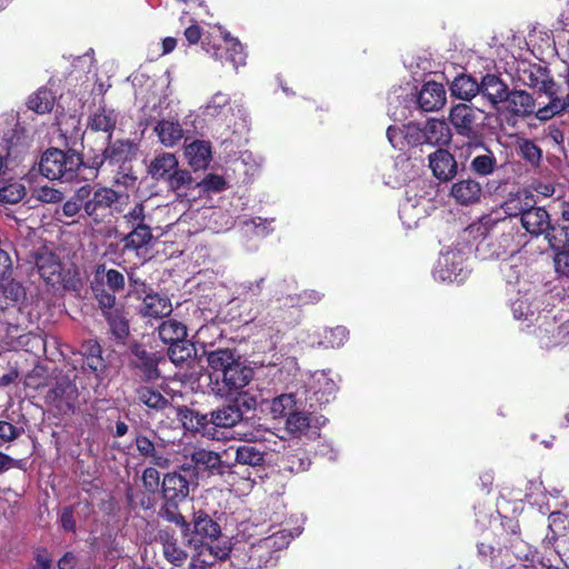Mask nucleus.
Instances as JSON below:
<instances>
[{
	"mask_svg": "<svg viewBox=\"0 0 569 569\" xmlns=\"http://www.w3.org/2000/svg\"><path fill=\"white\" fill-rule=\"evenodd\" d=\"M160 111H161L160 100L154 101L152 104L150 101H148L141 108V123L149 126L156 119V117L160 114Z\"/></svg>",
	"mask_w": 569,
	"mask_h": 569,
	"instance_id": "774afa93",
	"label": "nucleus"
},
{
	"mask_svg": "<svg viewBox=\"0 0 569 569\" xmlns=\"http://www.w3.org/2000/svg\"><path fill=\"white\" fill-rule=\"evenodd\" d=\"M479 88V94L493 107L503 103V101L508 99V92L510 90L509 86L496 73H486L481 78Z\"/></svg>",
	"mask_w": 569,
	"mask_h": 569,
	"instance_id": "393cba45",
	"label": "nucleus"
},
{
	"mask_svg": "<svg viewBox=\"0 0 569 569\" xmlns=\"http://www.w3.org/2000/svg\"><path fill=\"white\" fill-rule=\"evenodd\" d=\"M191 465H182L180 470L188 475L207 472L208 476H223L231 473L233 463L222 460L220 453L198 448L190 455Z\"/></svg>",
	"mask_w": 569,
	"mask_h": 569,
	"instance_id": "9b49d317",
	"label": "nucleus"
},
{
	"mask_svg": "<svg viewBox=\"0 0 569 569\" xmlns=\"http://www.w3.org/2000/svg\"><path fill=\"white\" fill-rule=\"evenodd\" d=\"M136 396L140 403L154 411H163L170 405L160 391L149 386H139L136 389Z\"/></svg>",
	"mask_w": 569,
	"mask_h": 569,
	"instance_id": "a19ab883",
	"label": "nucleus"
},
{
	"mask_svg": "<svg viewBox=\"0 0 569 569\" xmlns=\"http://www.w3.org/2000/svg\"><path fill=\"white\" fill-rule=\"evenodd\" d=\"M481 114V109L466 102L452 104L449 110L448 122L456 136L466 140L463 149L467 158H470L478 147H483L486 124Z\"/></svg>",
	"mask_w": 569,
	"mask_h": 569,
	"instance_id": "20e7f679",
	"label": "nucleus"
},
{
	"mask_svg": "<svg viewBox=\"0 0 569 569\" xmlns=\"http://www.w3.org/2000/svg\"><path fill=\"white\" fill-rule=\"evenodd\" d=\"M204 355L216 381L229 369L241 362V355L236 348H217L211 351H204Z\"/></svg>",
	"mask_w": 569,
	"mask_h": 569,
	"instance_id": "aec40b11",
	"label": "nucleus"
},
{
	"mask_svg": "<svg viewBox=\"0 0 569 569\" xmlns=\"http://www.w3.org/2000/svg\"><path fill=\"white\" fill-rule=\"evenodd\" d=\"M188 522L190 523V531L187 536L192 533V537L189 539L190 545H194V547L207 546L210 552L214 555V558L219 560H224L229 557V548H218V550L213 551V548L210 546L221 536V526L208 511L204 509L193 510L191 521Z\"/></svg>",
	"mask_w": 569,
	"mask_h": 569,
	"instance_id": "6e6552de",
	"label": "nucleus"
},
{
	"mask_svg": "<svg viewBox=\"0 0 569 569\" xmlns=\"http://www.w3.org/2000/svg\"><path fill=\"white\" fill-rule=\"evenodd\" d=\"M151 220L142 201L134 203L121 216L119 228L123 231L119 234V242L123 253H133L142 260L150 257L154 242Z\"/></svg>",
	"mask_w": 569,
	"mask_h": 569,
	"instance_id": "f03ea898",
	"label": "nucleus"
},
{
	"mask_svg": "<svg viewBox=\"0 0 569 569\" xmlns=\"http://www.w3.org/2000/svg\"><path fill=\"white\" fill-rule=\"evenodd\" d=\"M167 355L172 363L182 366L196 356L194 345L186 338L168 347Z\"/></svg>",
	"mask_w": 569,
	"mask_h": 569,
	"instance_id": "a18cd8bd",
	"label": "nucleus"
},
{
	"mask_svg": "<svg viewBox=\"0 0 569 569\" xmlns=\"http://www.w3.org/2000/svg\"><path fill=\"white\" fill-rule=\"evenodd\" d=\"M519 153L521 158L532 167L537 168L540 166L542 160V150L533 140L522 139L519 142Z\"/></svg>",
	"mask_w": 569,
	"mask_h": 569,
	"instance_id": "6e6d98bb",
	"label": "nucleus"
},
{
	"mask_svg": "<svg viewBox=\"0 0 569 569\" xmlns=\"http://www.w3.org/2000/svg\"><path fill=\"white\" fill-rule=\"evenodd\" d=\"M142 485L149 493L161 490L160 472L154 467H148L142 472Z\"/></svg>",
	"mask_w": 569,
	"mask_h": 569,
	"instance_id": "e2e57ef3",
	"label": "nucleus"
},
{
	"mask_svg": "<svg viewBox=\"0 0 569 569\" xmlns=\"http://www.w3.org/2000/svg\"><path fill=\"white\" fill-rule=\"evenodd\" d=\"M178 167V160L173 153L164 152L157 156L149 164L148 172L154 180L166 181L173 169Z\"/></svg>",
	"mask_w": 569,
	"mask_h": 569,
	"instance_id": "ea45409f",
	"label": "nucleus"
},
{
	"mask_svg": "<svg viewBox=\"0 0 569 569\" xmlns=\"http://www.w3.org/2000/svg\"><path fill=\"white\" fill-rule=\"evenodd\" d=\"M204 50L222 66L238 70L246 63L243 46L237 39H224L220 43L210 44L207 39L202 41Z\"/></svg>",
	"mask_w": 569,
	"mask_h": 569,
	"instance_id": "4468645a",
	"label": "nucleus"
},
{
	"mask_svg": "<svg viewBox=\"0 0 569 569\" xmlns=\"http://www.w3.org/2000/svg\"><path fill=\"white\" fill-rule=\"evenodd\" d=\"M22 310L21 307L1 308L0 310V326L4 329L6 336L13 339L29 338L22 335L23 328L21 323Z\"/></svg>",
	"mask_w": 569,
	"mask_h": 569,
	"instance_id": "4c0bfd02",
	"label": "nucleus"
},
{
	"mask_svg": "<svg viewBox=\"0 0 569 569\" xmlns=\"http://www.w3.org/2000/svg\"><path fill=\"white\" fill-rule=\"evenodd\" d=\"M520 223L531 237L542 236L553 250L569 244V228L552 223L549 212L543 207L535 206V202L529 206Z\"/></svg>",
	"mask_w": 569,
	"mask_h": 569,
	"instance_id": "0eeeda50",
	"label": "nucleus"
},
{
	"mask_svg": "<svg viewBox=\"0 0 569 569\" xmlns=\"http://www.w3.org/2000/svg\"><path fill=\"white\" fill-rule=\"evenodd\" d=\"M263 283L264 278L241 283L239 287V296H241L243 300L252 301L262 293Z\"/></svg>",
	"mask_w": 569,
	"mask_h": 569,
	"instance_id": "0e129e2a",
	"label": "nucleus"
},
{
	"mask_svg": "<svg viewBox=\"0 0 569 569\" xmlns=\"http://www.w3.org/2000/svg\"><path fill=\"white\" fill-rule=\"evenodd\" d=\"M500 545L506 552L510 551L517 559H527L529 546L522 540L521 532L515 536L501 537Z\"/></svg>",
	"mask_w": 569,
	"mask_h": 569,
	"instance_id": "864d4df0",
	"label": "nucleus"
},
{
	"mask_svg": "<svg viewBox=\"0 0 569 569\" xmlns=\"http://www.w3.org/2000/svg\"><path fill=\"white\" fill-rule=\"evenodd\" d=\"M229 451L234 452L233 467L236 465L249 466V467H262L266 462V451L260 450L258 447L251 443H243L240 446H230L226 455Z\"/></svg>",
	"mask_w": 569,
	"mask_h": 569,
	"instance_id": "473e14b6",
	"label": "nucleus"
},
{
	"mask_svg": "<svg viewBox=\"0 0 569 569\" xmlns=\"http://www.w3.org/2000/svg\"><path fill=\"white\" fill-rule=\"evenodd\" d=\"M182 471L167 472L161 481L162 505L159 516L168 522L174 523L181 529L183 537L190 531V523L179 511V506L190 493V481Z\"/></svg>",
	"mask_w": 569,
	"mask_h": 569,
	"instance_id": "7ed1b4c3",
	"label": "nucleus"
},
{
	"mask_svg": "<svg viewBox=\"0 0 569 569\" xmlns=\"http://www.w3.org/2000/svg\"><path fill=\"white\" fill-rule=\"evenodd\" d=\"M86 217L96 226L110 223L123 212L128 194L111 187L86 183Z\"/></svg>",
	"mask_w": 569,
	"mask_h": 569,
	"instance_id": "39448f33",
	"label": "nucleus"
},
{
	"mask_svg": "<svg viewBox=\"0 0 569 569\" xmlns=\"http://www.w3.org/2000/svg\"><path fill=\"white\" fill-rule=\"evenodd\" d=\"M184 156L194 170L207 169L212 160L211 143L204 140H193L186 144Z\"/></svg>",
	"mask_w": 569,
	"mask_h": 569,
	"instance_id": "7c9ffc66",
	"label": "nucleus"
},
{
	"mask_svg": "<svg viewBox=\"0 0 569 569\" xmlns=\"http://www.w3.org/2000/svg\"><path fill=\"white\" fill-rule=\"evenodd\" d=\"M515 79L525 87L536 89L539 98L547 100L539 101L540 107L536 111L538 120L548 121L569 108V93L553 80L547 66L527 60L519 61Z\"/></svg>",
	"mask_w": 569,
	"mask_h": 569,
	"instance_id": "f257e3e1",
	"label": "nucleus"
},
{
	"mask_svg": "<svg viewBox=\"0 0 569 569\" xmlns=\"http://www.w3.org/2000/svg\"><path fill=\"white\" fill-rule=\"evenodd\" d=\"M482 194L481 184L473 178L458 180L451 186L450 196L462 206L473 204L480 201Z\"/></svg>",
	"mask_w": 569,
	"mask_h": 569,
	"instance_id": "a878e982",
	"label": "nucleus"
},
{
	"mask_svg": "<svg viewBox=\"0 0 569 569\" xmlns=\"http://www.w3.org/2000/svg\"><path fill=\"white\" fill-rule=\"evenodd\" d=\"M227 402L210 411V419H213L216 433L218 428H232L239 423L246 412L257 407V399L251 393H240L238 397L226 398Z\"/></svg>",
	"mask_w": 569,
	"mask_h": 569,
	"instance_id": "9d476101",
	"label": "nucleus"
},
{
	"mask_svg": "<svg viewBox=\"0 0 569 569\" xmlns=\"http://www.w3.org/2000/svg\"><path fill=\"white\" fill-rule=\"evenodd\" d=\"M279 555H276L262 539L252 543L248 550V569H268L277 565Z\"/></svg>",
	"mask_w": 569,
	"mask_h": 569,
	"instance_id": "c756f323",
	"label": "nucleus"
},
{
	"mask_svg": "<svg viewBox=\"0 0 569 569\" xmlns=\"http://www.w3.org/2000/svg\"><path fill=\"white\" fill-rule=\"evenodd\" d=\"M86 184L79 187L73 194L62 204V214L68 218H74L83 212L86 217Z\"/></svg>",
	"mask_w": 569,
	"mask_h": 569,
	"instance_id": "09e8293b",
	"label": "nucleus"
},
{
	"mask_svg": "<svg viewBox=\"0 0 569 569\" xmlns=\"http://www.w3.org/2000/svg\"><path fill=\"white\" fill-rule=\"evenodd\" d=\"M158 335L161 341L168 346L179 342L188 336L186 325L174 319L162 321L158 327Z\"/></svg>",
	"mask_w": 569,
	"mask_h": 569,
	"instance_id": "37998d69",
	"label": "nucleus"
},
{
	"mask_svg": "<svg viewBox=\"0 0 569 569\" xmlns=\"http://www.w3.org/2000/svg\"><path fill=\"white\" fill-rule=\"evenodd\" d=\"M81 166H83L82 153L73 149L64 151L52 147L42 153L39 161V171L49 180L70 183L87 178L81 174Z\"/></svg>",
	"mask_w": 569,
	"mask_h": 569,
	"instance_id": "423d86ee",
	"label": "nucleus"
},
{
	"mask_svg": "<svg viewBox=\"0 0 569 569\" xmlns=\"http://www.w3.org/2000/svg\"><path fill=\"white\" fill-rule=\"evenodd\" d=\"M196 187H201L204 192H221L227 189V181L222 176L216 173L207 174Z\"/></svg>",
	"mask_w": 569,
	"mask_h": 569,
	"instance_id": "680f3d73",
	"label": "nucleus"
},
{
	"mask_svg": "<svg viewBox=\"0 0 569 569\" xmlns=\"http://www.w3.org/2000/svg\"><path fill=\"white\" fill-rule=\"evenodd\" d=\"M177 418L183 428L192 433H200L202 437L210 439L217 438L214 425L209 413H202L197 409L188 406L177 408Z\"/></svg>",
	"mask_w": 569,
	"mask_h": 569,
	"instance_id": "dca6fc26",
	"label": "nucleus"
},
{
	"mask_svg": "<svg viewBox=\"0 0 569 569\" xmlns=\"http://www.w3.org/2000/svg\"><path fill=\"white\" fill-rule=\"evenodd\" d=\"M91 290L98 305L110 307L116 302V295L126 288L124 273L118 269L98 263L92 272Z\"/></svg>",
	"mask_w": 569,
	"mask_h": 569,
	"instance_id": "1a4fd4ad",
	"label": "nucleus"
},
{
	"mask_svg": "<svg viewBox=\"0 0 569 569\" xmlns=\"http://www.w3.org/2000/svg\"><path fill=\"white\" fill-rule=\"evenodd\" d=\"M446 101L445 87L436 81L426 82L417 96L418 106L425 112H435L442 109Z\"/></svg>",
	"mask_w": 569,
	"mask_h": 569,
	"instance_id": "b1692460",
	"label": "nucleus"
},
{
	"mask_svg": "<svg viewBox=\"0 0 569 569\" xmlns=\"http://www.w3.org/2000/svg\"><path fill=\"white\" fill-rule=\"evenodd\" d=\"M102 316L107 320L111 333L119 340H123L129 336V321L122 306H117V301L110 307L98 305Z\"/></svg>",
	"mask_w": 569,
	"mask_h": 569,
	"instance_id": "cd10ccee",
	"label": "nucleus"
},
{
	"mask_svg": "<svg viewBox=\"0 0 569 569\" xmlns=\"http://www.w3.org/2000/svg\"><path fill=\"white\" fill-rule=\"evenodd\" d=\"M168 188L177 193L182 191L183 193L187 192V190L191 189L193 186V178L189 170L187 169H179L177 167L173 169L171 174L166 180Z\"/></svg>",
	"mask_w": 569,
	"mask_h": 569,
	"instance_id": "8fccbe9b",
	"label": "nucleus"
},
{
	"mask_svg": "<svg viewBox=\"0 0 569 569\" xmlns=\"http://www.w3.org/2000/svg\"><path fill=\"white\" fill-rule=\"evenodd\" d=\"M465 259L459 251H449L441 258L440 264L442 267L441 273L443 279L450 281L458 280L465 270Z\"/></svg>",
	"mask_w": 569,
	"mask_h": 569,
	"instance_id": "79ce46f5",
	"label": "nucleus"
},
{
	"mask_svg": "<svg viewBox=\"0 0 569 569\" xmlns=\"http://www.w3.org/2000/svg\"><path fill=\"white\" fill-rule=\"evenodd\" d=\"M117 126V114L114 110L100 107L88 119L87 128L93 132L102 131L107 133V141H110Z\"/></svg>",
	"mask_w": 569,
	"mask_h": 569,
	"instance_id": "e433bc0d",
	"label": "nucleus"
},
{
	"mask_svg": "<svg viewBox=\"0 0 569 569\" xmlns=\"http://www.w3.org/2000/svg\"><path fill=\"white\" fill-rule=\"evenodd\" d=\"M172 312L171 301L168 297L160 296L157 292L147 293L140 307V313L143 317L163 318Z\"/></svg>",
	"mask_w": 569,
	"mask_h": 569,
	"instance_id": "c9c22d12",
	"label": "nucleus"
},
{
	"mask_svg": "<svg viewBox=\"0 0 569 569\" xmlns=\"http://www.w3.org/2000/svg\"><path fill=\"white\" fill-rule=\"evenodd\" d=\"M26 196V188L19 182L9 183L0 188V202L16 204Z\"/></svg>",
	"mask_w": 569,
	"mask_h": 569,
	"instance_id": "bf43d9fd",
	"label": "nucleus"
},
{
	"mask_svg": "<svg viewBox=\"0 0 569 569\" xmlns=\"http://www.w3.org/2000/svg\"><path fill=\"white\" fill-rule=\"evenodd\" d=\"M54 96L49 89L40 88L28 99V108L38 114L51 112L54 106Z\"/></svg>",
	"mask_w": 569,
	"mask_h": 569,
	"instance_id": "de8ad7c7",
	"label": "nucleus"
},
{
	"mask_svg": "<svg viewBox=\"0 0 569 569\" xmlns=\"http://www.w3.org/2000/svg\"><path fill=\"white\" fill-rule=\"evenodd\" d=\"M253 370L242 361L229 369L216 381L217 393L220 397H238L240 393H249L244 388L252 380Z\"/></svg>",
	"mask_w": 569,
	"mask_h": 569,
	"instance_id": "ddd939ff",
	"label": "nucleus"
},
{
	"mask_svg": "<svg viewBox=\"0 0 569 569\" xmlns=\"http://www.w3.org/2000/svg\"><path fill=\"white\" fill-rule=\"evenodd\" d=\"M33 261L40 277L46 283L54 286L60 282L62 271L61 261L47 246H41L34 251Z\"/></svg>",
	"mask_w": 569,
	"mask_h": 569,
	"instance_id": "a211bd4d",
	"label": "nucleus"
},
{
	"mask_svg": "<svg viewBox=\"0 0 569 569\" xmlns=\"http://www.w3.org/2000/svg\"><path fill=\"white\" fill-rule=\"evenodd\" d=\"M428 159L432 174L439 181L448 182L457 176L458 162L449 150L438 148L428 156Z\"/></svg>",
	"mask_w": 569,
	"mask_h": 569,
	"instance_id": "4be33fe9",
	"label": "nucleus"
},
{
	"mask_svg": "<svg viewBox=\"0 0 569 569\" xmlns=\"http://www.w3.org/2000/svg\"><path fill=\"white\" fill-rule=\"evenodd\" d=\"M477 550H478V556L481 558V560L489 561L491 567H493V568L508 567L507 563H505L501 560V556L503 553V548L500 543H499V547H495L492 543L481 541V542L477 543Z\"/></svg>",
	"mask_w": 569,
	"mask_h": 569,
	"instance_id": "3c124183",
	"label": "nucleus"
},
{
	"mask_svg": "<svg viewBox=\"0 0 569 569\" xmlns=\"http://www.w3.org/2000/svg\"><path fill=\"white\" fill-rule=\"evenodd\" d=\"M108 161L111 164L126 163L131 161L137 152V144L129 139H119L114 142L108 141L106 147Z\"/></svg>",
	"mask_w": 569,
	"mask_h": 569,
	"instance_id": "58836bf2",
	"label": "nucleus"
},
{
	"mask_svg": "<svg viewBox=\"0 0 569 569\" xmlns=\"http://www.w3.org/2000/svg\"><path fill=\"white\" fill-rule=\"evenodd\" d=\"M161 357L157 352L148 351L142 345L131 347L129 367L142 382H152L160 378L159 362Z\"/></svg>",
	"mask_w": 569,
	"mask_h": 569,
	"instance_id": "f8f14e48",
	"label": "nucleus"
},
{
	"mask_svg": "<svg viewBox=\"0 0 569 569\" xmlns=\"http://www.w3.org/2000/svg\"><path fill=\"white\" fill-rule=\"evenodd\" d=\"M480 82L475 77L467 73H460L450 82L449 90L451 97L462 100L466 103L479 94Z\"/></svg>",
	"mask_w": 569,
	"mask_h": 569,
	"instance_id": "2f4dec72",
	"label": "nucleus"
},
{
	"mask_svg": "<svg viewBox=\"0 0 569 569\" xmlns=\"http://www.w3.org/2000/svg\"><path fill=\"white\" fill-rule=\"evenodd\" d=\"M106 161H108L106 148L102 150L101 153H94L87 160L83 159V166H81V174H84L87 178H81V181H89L96 179L98 177L99 169L103 166Z\"/></svg>",
	"mask_w": 569,
	"mask_h": 569,
	"instance_id": "5fc2aeb1",
	"label": "nucleus"
},
{
	"mask_svg": "<svg viewBox=\"0 0 569 569\" xmlns=\"http://www.w3.org/2000/svg\"><path fill=\"white\" fill-rule=\"evenodd\" d=\"M296 401L292 395H281L279 397H276L271 402V413L273 415V418H280L288 416L293 408Z\"/></svg>",
	"mask_w": 569,
	"mask_h": 569,
	"instance_id": "052dcab7",
	"label": "nucleus"
},
{
	"mask_svg": "<svg viewBox=\"0 0 569 569\" xmlns=\"http://www.w3.org/2000/svg\"><path fill=\"white\" fill-rule=\"evenodd\" d=\"M158 539L162 546L164 559L176 567H181L188 559V553L179 547L174 532L170 529H161L158 532Z\"/></svg>",
	"mask_w": 569,
	"mask_h": 569,
	"instance_id": "c85d7f7f",
	"label": "nucleus"
},
{
	"mask_svg": "<svg viewBox=\"0 0 569 569\" xmlns=\"http://www.w3.org/2000/svg\"><path fill=\"white\" fill-rule=\"evenodd\" d=\"M539 101H547L545 98L533 97L532 93L523 89H512L508 92V99L503 101L506 103L507 112L517 119H526L530 116L536 117V111L540 107Z\"/></svg>",
	"mask_w": 569,
	"mask_h": 569,
	"instance_id": "f3484780",
	"label": "nucleus"
},
{
	"mask_svg": "<svg viewBox=\"0 0 569 569\" xmlns=\"http://www.w3.org/2000/svg\"><path fill=\"white\" fill-rule=\"evenodd\" d=\"M133 442L138 453L142 458L149 459L152 465L159 468L169 467V458L158 450V445L149 436L137 433Z\"/></svg>",
	"mask_w": 569,
	"mask_h": 569,
	"instance_id": "72a5a7b5",
	"label": "nucleus"
},
{
	"mask_svg": "<svg viewBox=\"0 0 569 569\" xmlns=\"http://www.w3.org/2000/svg\"><path fill=\"white\" fill-rule=\"evenodd\" d=\"M78 396L79 392L76 383L68 378H61L47 391L46 401L59 409H71Z\"/></svg>",
	"mask_w": 569,
	"mask_h": 569,
	"instance_id": "5701e85b",
	"label": "nucleus"
},
{
	"mask_svg": "<svg viewBox=\"0 0 569 569\" xmlns=\"http://www.w3.org/2000/svg\"><path fill=\"white\" fill-rule=\"evenodd\" d=\"M266 545L276 553L286 549L292 540V533L287 529H279L271 535L262 538Z\"/></svg>",
	"mask_w": 569,
	"mask_h": 569,
	"instance_id": "4d7b16f0",
	"label": "nucleus"
},
{
	"mask_svg": "<svg viewBox=\"0 0 569 569\" xmlns=\"http://www.w3.org/2000/svg\"><path fill=\"white\" fill-rule=\"evenodd\" d=\"M310 427V418L307 413L300 411H292L288 415L286 421L287 430L292 435H300L307 431Z\"/></svg>",
	"mask_w": 569,
	"mask_h": 569,
	"instance_id": "13d9d810",
	"label": "nucleus"
},
{
	"mask_svg": "<svg viewBox=\"0 0 569 569\" xmlns=\"http://www.w3.org/2000/svg\"><path fill=\"white\" fill-rule=\"evenodd\" d=\"M80 356L81 369L99 378L106 370L107 365L102 357V348L96 339L84 340L77 352Z\"/></svg>",
	"mask_w": 569,
	"mask_h": 569,
	"instance_id": "412c9836",
	"label": "nucleus"
},
{
	"mask_svg": "<svg viewBox=\"0 0 569 569\" xmlns=\"http://www.w3.org/2000/svg\"><path fill=\"white\" fill-rule=\"evenodd\" d=\"M319 337V345L323 348H340L348 341L349 330L345 326L325 328Z\"/></svg>",
	"mask_w": 569,
	"mask_h": 569,
	"instance_id": "49530a36",
	"label": "nucleus"
},
{
	"mask_svg": "<svg viewBox=\"0 0 569 569\" xmlns=\"http://www.w3.org/2000/svg\"><path fill=\"white\" fill-rule=\"evenodd\" d=\"M153 130L160 143L168 148L177 146L184 136L181 123L172 118L159 120Z\"/></svg>",
	"mask_w": 569,
	"mask_h": 569,
	"instance_id": "f704fd0d",
	"label": "nucleus"
},
{
	"mask_svg": "<svg viewBox=\"0 0 569 569\" xmlns=\"http://www.w3.org/2000/svg\"><path fill=\"white\" fill-rule=\"evenodd\" d=\"M553 263L556 272L561 278H569V250H557Z\"/></svg>",
	"mask_w": 569,
	"mask_h": 569,
	"instance_id": "338daca9",
	"label": "nucleus"
},
{
	"mask_svg": "<svg viewBox=\"0 0 569 569\" xmlns=\"http://www.w3.org/2000/svg\"><path fill=\"white\" fill-rule=\"evenodd\" d=\"M478 149H481L483 152L471 158L468 169L475 177L486 178L498 170V159L495 152L486 144V139H483V147H478Z\"/></svg>",
	"mask_w": 569,
	"mask_h": 569,
	"instance_id": "bb28decb",
	"label": "nucleus"
},
{
	"mask_svg": "<svg viewBox=\"0 0 569 569\" xmlns=\"http://www.w3.org/2000/svg\"><path fill=\"white\" fill-rule=\"evenodd\" d=\"M230 104V96L222 91L216 92L203 107L202 113L208 118L220 117Z\"/></svg>",
	"mask_w": 569,
	"mask_h": 569,
	"instance_id": "603ef678",
	"label": "nucleus"
},
{
	"mask_svg": "<svg viewBox=\"0 0 569 569\" xmlns=\"http://www.w3.org/2000/svg\"><path fill=\"white\" fill-rule=\"evenodd\" d=\"M33 561L27 569H50L53 562L51 553L43 547L33 550Z\"/></svg>",
	"mask_w": 569,
	"mask_h": 569,
	"instance_id": "69168bd1",
	"label": "nucleus"
},
{
	"mask_svg": "<svg viewBox=\"0 0 569 569\" xmlns=\"http://www.w3.org/2000/svg\"><path fill=\"white\" fill-rule=\"evenodd\" d=\"M27 152L24 138L16 130H8L0 141V182L8 179L9 166L17 162Z\"/></svg>",
	"mask_w": 569,
	"mask_h": 569,
	"instance_id": "2eb2a0df",
	"label": "nucleus"
},
{
	"mask_svg": "<svg viewBox=\"0 0 569 569\" xmlns=\"http://www.w3.org/2000/svg\"><path fill=\"white\" fill-rule=\"evenodd\" d=\"M532 202H535V200L531 194L518 192L510 194V197L503 201L501 208L508 217H519L521 220Z\"/></svg>",
	"mask_w": 569,
	"mask_h": 569,
	"instance_id": "c03bdc74",
	"label": "nucleus"
},
{
	"mask_svg": "<svg viewBox=\"0 0 569 569\" xmlns=\"http://www.w3.org/2000/svg\"><path fill=\"white\" fill-rule=\"evenodd\" d=\"M417 134V141L423 140L425 143L442 148L452 140V132L449 122L440 119L427 120L425 128H413Z\"/></svg>",
	"mask_w": 569,
	"mask_h": 569,
	"instance_id": "6ab92c4d",
	"label": "nucleus"
}]
</instances>
